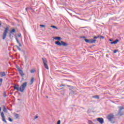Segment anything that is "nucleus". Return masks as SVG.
<instances>
[{
  "instance_id": "1",
  "label": "nucleus",
  "mask_w": 124,
  "mask_h": 124,
  "mask_svg": "<svg viewBox=\"0 0 124 124\" xmlns=\"http://www.w3.org/2000/svg\"><path fill=\"white\" fill-rule=\"evenodd\" d=\"M27 85H28L27 82L23 83L20 86L18 84H15L14 89L18 92L23 93L24 91H25V89L27 87Z\"/></svg>"
},
{
  "instance_id": "2",
  "label": "nucleus",
  "mask_w": 124,
  "mask_h": 124,
  "mask_svg": "<svg viewBox=\"0 0 124 124\" xmlns=\"http://www.w3.org/2000/svg\"><path fill=\"white\" fill-rule=\"evenodd\" d=\"M107 118L108 122H110L111 124H115V122H116V118H115V116H114L113 114L111 113L108 114Z\"/></svg>"
},
{
  "instance_id": "3",
  "label": "nucleus",
  "mask_w": 124,
  "mask_h": 124,
  "mask_svg": "<svg viewBox=\"0 0 124 124\" xmlns=\"http://www.w3.org/2000/svg\"><path fill=\"white\" fill-rule=\"evenodd\" d=\"M8 33V28H5V30L3 33L2 35V39L4 40L6 38V36H7V33Z\"/></svg>"
},
{
  "instance_id": "4",
  "label": "nucleus",
  "mask_w": 124,
  "mask_h": 124,
  "mask_svg": "<svg viewBox=\"0 0 124 124\" xmlns=\"http://www.w3.org/2000/svg\"><path fill=\"white\" fill-rule=\"evenodd\" d=\"M42 61L45 68H46V69H49V67L48 66V64H47V59H46V58H42Z\"/></svg>"
},
{
  "instance_id": "5",
  "label": "nucleus",
  "mask_w": 124,
  "mask_h": 124,
  "mask_svg": "<svg viewBox=\"0 0 124 124\" xmlns=\"http://www.w3.org/2000/svg\"><path fill=\"white\" fill-rule=\"evenodd\" d=\"M84 41L86 43H90V44H92V43H95L96 42V40L95 39H85Z\"/></svg>"
},
{
  "instance_id": "6",
  "label": "nucleus",
  "mask_w": 124,
  "mask_h": 124,
  "mask_svg": "<svg viewBox=\"0 0 124 124\" xmlns=\"http://www.w3.org/2000/svg\"><path fill=\"white\" fill-rule=\"evenodd\" d=\"M1 117L2 118V122H4V123H5V124H7V122L6 120H5V117L4 116V113L3 112H1Z\"/></svg>"
},
{
  "instance_id": "7",
  "label": "nucleus",
  "mask_w": 124,
  "mask_h": 124,
  "mask_svg": "<svg viewBox=\"0 0 124 124\" xmlns=\"http://www.w3.org/2000/svg\"><path fill=\"white\" fill-rule=\"evenodd\" d=\"M109 41H110V44H117L120 41L119 39H116L115 41H113V40L112 39H109ZM113 41V42H112Z\"/></svg>"
},
{
  "instance_id": "8",
  "label": "nucleus",
  "mask_w": 124,
  "mask_h": 124,
  "mask_svg": "<svg viewBox=\"0 0 124 124\" xmlns=\"http://www.w3.org/2000/svg\"><path fill=\"white\" fill-rule=\"evenodd\" d=\"M97 121L100 123V124H103L104 123V120L102 118H98Z\"/></svg>"
},
{
  "instance_id": "9",
  "label": "nucleus",
  "mask_w": 124,
  "mask_h": 124,
  "mask_svg": "<svg viewBox=\"0 0 124 124\" xmlns=\"http://www.w3.org/2000/svg\"><path fill=\"white\" fill-rule=\"evenodd\" d=\"M123 109H124L123 107H120V109L118 112V115H119V116H123V115H124V113L122 112V110H123Z\"/></svg>"
},
{
  "instance_id": "10",
  "label": "nucleus",
  "mask_w": 124,
  "mask_h": 124,
  "mask_svg": "<svg viewBox=\"0 0 124 124\" xmlns=\"http://www.w3.org/2000/svg\"><path fill=\"white\" fill-rule=\"evenodd\" d=\"M61 45H62V46H64V47H65L66 46H68V44L62 41H61Z\"/></svg>"
},
{
  "instance_id": "11",
  "label": "nucleus",
  "mask_w": 124,
  "mask_h": 124,
  "mask_svg": "<svg viewBox=\"0 0 124 124\" xmlns=\"http://www.w3.org/2000/svg\"><path fill=\"white\" fill-rule=\"evenodd\" d=\"M18 72L20 76H21V77H23V76L25 75V74H24V72L23 71V70H20Z\"/></svg>"
},
{
  "instance_id": "12",
  "label": "nucleus",
  "mask_w": 124,
  "mask_h": 124,
  "mask_svg": "<svg viewBox=\"0 0 124 124\" xmlns=\"http://www.w3.org/2000/svg\"><path fill=\"white\" fill-rule=\"evenodd\" d=\"M6 74H5V72H0V76L1 77H4V76H6Z\"/></svg>"
},
{
  "instance_id": "13",
  "label": "nucleus",
  "mask_w": 124,
  "mask_h": 124,
  "mask_svg": "<svg viewBox=\"0 0 124 124\" xmlns=\"http://www.w3.org/2000/svg\"><path fill=\"white\" fill-rule=\"evenodd\" d=\"M16 40L17 44H18L19 47H22V44L20 43V41H19V40H18V38H17V37L16 38Z\"/></svg>"
},
{
  "instance_id": "14",
  "label": "nucleus",
  "mask_w": 124,
  "mask_h": 124,
  "mask_svg": "<svg viewBox=\"0 0 124 124\" xmlns=\"http://www.w3.org/2000/svg\"><path fill=\"white\" fill-rule=\"evenodd\" d=\"M56 45H58V46H62V43L60 42V41L55 42Z\"/></svg>"
},
{
  "instance_id": "15",
  "label": "nucleus",
  "mask_w": 124,
  "mask_h": 124,
  "mask_svg": "<svg viewBox=\"0 0 124 124\" xmlns=\"http://www.w3.org/2000/svg\"><path fill=\"white\" fill-rule=\"evenodd\" d=\"M93 98H96V99H99V96L98 95H96L93 96Z\"/></svg>"
},
{
  "instance_id": "16",
  "label": "nucleus",
  "mask_w": 124,
  "mask_h": 124,
  "mask_svg": "<svg viewBox=\"0 0 124 124\" xmlns=\"http://www.w3.org/2000/svg\"><path fill=\"white\" fill-rule=\"evenodd\" d=\"M3 112H5V113H7V109H6V108H5V106H4L3 107Z\"/></svg>"
},
{
  "instance_id": "17",
  "label": "nucleus",
  "mask_w": 124,
  "mask_h": 124,
  "mask_svg": "<svg viewBox=\"0 0 124 124\" xmlns=\"http://www.w3.org/2000/svg\"><path fill=\"white\" fill-rule=\"evenodd\" d=\"M34 82V78H32L31 80V85H32V84H33Z\"/></svg>"
},
{
  "instance_id": "18",
  "label": "nucleus",
  "mask_w": 124,
  "mask_h": 124,
  "mask_svg": "<svg viewBox=\"0 0 124 124\" xmlns=\"http://www.w3.org/2000/svg\"><path fill=\"white\" fill-rule=\"evenodd\" d=\"M16 32V30L14 29H12L10 31V33H13L14 32Z\"/></svg>"
},
{
  "instance_id": "19",
  "label": "nucleus",
  "mask_w": 124,
  "mask_h": 124,
  "mask_svg": "<svg viewBox=\"0 0 124 124\" xmlns=\"http://www.w3.org/2000/svg\"><path fill=\"white\" fill-rule=\"evenodd\" d=\"M54 39H55L56 40H61V39H62V38L60 37H56L54 38Z\"/></svg>"
},
{
  "instance_id": "20",
  "label": "nucleus",
  "mask_w": 124,
  "mask_h": 124,
  "mask_svg": "<svg viewBox=\"0 0 124 124\" xmlns=\"http://www.w3.org/2000/svg\"><path fill=\"white\" fill-rule=\"evenodd\" d=\"M16 48H17V50H18V51H21V48H20V47H19V46L16 45Z\"/></svg>"
},
{
  "instance_id": "21",
  "label": "nucleus",
  "mask_w": 124,
  "mask_h": 124,
  "mask_svg": "<svg viewBox=\"0 0 124 124\" xmlns=\"http://www.w3.org/2000/svg\"><path fill=\"white\" fill-rule=\"evenodd\" d=\"M15 117L16 118V119H19V114H16L15 115Z\"/></svg>"
},
{
  "instance_id": "22",
  "label": "nucleus",
  "mask_w": 124,
  "mask_h": 124,
  "mask_svg": "<svg viewBox=\"0 0 124 124\" xmlns=\"http://www.w3.org/2000/svg\"><path fill=\"white\" fill-rule=\"evenodd\" d=\"M51 28H53V29H56V30H58L57 27L55 26H51Z\"/></svg>"
},
{
  "instance_id": "23",
  "label": "nucleus",
  "mask_w": 124,
  "mask_h": 124,
  "mask_svg": "<svg viewBox=\"0 0 124 124\" xmlns=\"http://www.w3.org/2000/svg\"><path fill=\"white\" fill-rule=\"evenodd\" d=\"M29 9H31V8H30V7H27V8H26V11H27V12H28V10Z\"/></svg>"
},
{
  "instance_id": "24",
  "label": "nucleus",
  "mask_w": 124,
  "mask_h": 124,
  "mask_svg": "<svg viewBox=\"0 0 124 124\" xmlns=\"http://www.w3.org/2000/svg\"><path fill=\"white\" fill-rule=\"evenodd\" d=\"M3 95L4 97H6V93L5 92H4L3 93Z\"/></svg>"
},
{
  "instance_id": "25",
  "label": "nucleus",
  "mask_w": 124,
  "mask_h": 124,
  "mask_svg": "<svg viewBox=\"0 0 124 124\" xmlns=\"http://www.w3.org/2000/svg\"><path fill=\"white\" fill-rule=\"evenodd\" d=\"M35 72V71L34 70H31V73H34Z\"/></svg>"
},
{
  "instance_id": "26",
  "label": "nucleus",
  "mask_w": 124,
  "mask_h": 124,
  "mask_svg": "<svg viewBox=\"0 0 124 124\" xmlns=\"http://www.w3.org/2000/svg\"><path fill=\"white\" fill-rule=\"evenodd\" d=\"M2 81H3V79L2 78H0V84H2Z\"/></svg>"
},
{
  "instance_id": "27",
  "label": "nucleus",
  "mask_w": 124,
  "mask_h": 124,
  "mask_svg": "<svg viewBox=\"0 0 124 124\" xmlns=\"http://www.w3.org/2000/svg\"><path fill=\"white\" fill-rule=\"evenodd\" d=\"M40 27H42V28H45V25H40Z\"/></svg>"
},
{
  "instance_id": "28",
  "label": "nucleus",
  "mask_w": 124,
  "mask_h": 124,
  "mask_svg": "<svg viewBox=\"0 0 124 124\" xmlns=\"http://www.w3.org/2000/svg\"><path fill=\"white\" fill-rule=\"evenodd\" d=\"M16 68H17L18 71H20V70H21V69H20V67H16Z\"/></svg>"
},
{
  "instance_id": "29",
  "label": "nucleus",
  "mask_w": 124,
  "mask_h": 124,
  "mask_svg": "<svg viewBox=\"0 0 124 124\" xmlns=\"http://www.w3.org/2000/svg\"><path fill=\"white\" fill-rule=\"evenodd\" d=\"M117 52H118V50H115L113 51V53L114 54H116V53H117Z\"/></svg>"
},
{
  "instance_id": "30",
  "label": "nucleus",
  "mask_w": 124,
  "mask_h": 124,
  "mask_svg": "<svg viewBox=\"0 0 124 124\" xmlns=\"http://www.w3.org/2000/svg\"><path fill=\"white\" fill-rule=\"evenodd\" d=\"M9 122H13V120H12V119L10 118H9Z\"/></svg>"
},
{
  "instance_id": "31",
  "label": "nucleus",
  "mask_w": 124,
  "mask_h": 124,
  "mask_svg": "<svg viewBox=\"0 0 124 124\" xmlns=\"http://www.w3.org/2000/svg\"><path fill=\"white\" fill-rule=\"evenodd\" d=\"M71 93H72V94H73L75 93V92L72 91L71 92Z\"/></svg>"
},
{
  "instance_id": "32",
  "label": "nucleus",
  "mask_w": 124,
  "mask_h": 124,
  "mask_svg": "<svg viewBox=\"0 0 124 124\" xmlns=\"http://www.w3.org/2000/svg\"><path fill=\"white\" fill-rule=\"evenodd\" d=\"M100 38H102V39H104V37L103 36H100Z\"/></svg>"
},
{
  "instance_id": "33",
  "label": "nucleus",
  "mask_w": 124,
  "mask_h": 124,
  "mask_svg": "<svg viewBox=\"0 0 124 124\" xmlns=\"http://www.w3.org/2000/svg\"><path fill=\"white\" fill-rule=\"evenodd\" d=\"M57 124H61V120H59L57 122Z\"/></svg>"
},
{
  "instance_id": "34",
  "label": "nucleus",
  "mask_w": 124,
  "mask_h": 124,
  "mask_svg": "<svg viewBox=\"0 0 124 124\" xmlns=\"http://www.w3.org/2000/svg\"><path fill=\"white\" fill-rule=\"evenodd\" d=\"M65 87V85H64V84H62V85H60V87Z\"/></svg>"
},
{
  "instance_id": "35",
  "label": "nucleus",
  "mask_w": 124,
  "mask_h": 124,
  "mask_svg": "<svg viewBox=\"0 0 124 124\" xmlns=\"http://www.w3.org/2000/svg\"><path fill=\"white\" fill-rule=\"evenodd\" d=\"M18 37H21V36H22V35L21 34H18Z\"/></svg>"
},
{
  "instance_id": "36",
  "label": "nucleus",
  "mask_w": 124,
  "mask_h": 124,
  "mask_svg": "<svg viewBox=\"0 0 124 124\" xmlns=\"http://www.w3.org/2000/svg\"><path fill=\"white\" fill-rule=\"evenodd\" d=\"M98 37H97V36H94L93 38H94V39H96V38H98Z\"/></svg>"
},
{
  "instance_id": "37",
  "label": "nucleus",
  "mask_w": 124,
  "mask_h": 124,
  "mask_svg": "<svg viewBox=\"0 0 124 124\" xmlns=\"http://www.w3.org/2000/svg\"><path fill=\"white\" fill-rule=\"evenodd\" d=\"M80 38H86L85 36H80Z\"/></svg>"
},
{
  "instance_id": "38",
  "label": "nucleus",
  "mask_w": 124,
  "mask_h": 124,
  "mask_svg": "<svg viewBox=\"0 0 124 124\" xmlns=\"http://www.w3.org/2000/svg\"><path fill=\"white\" fill-rule=\"evenodd\" d=\"M37 118H38V116H35V118H34V119L35 120V119H37Z\"/></svg>"
},
{
  "instance_id": "39",
  "label": "nucleus",
  "mask_w": 124,
  "mask_h": 124,
  "mask_svg": "<svg viewBox=\"0 0 124 124\" xmlns=\"http://www.w3.org/2000/svg\"><path fill=\"white\" fill-rule=\"evenodd\" d=\"M12 33H10H10H9V37H11V35H12Z\"/></svg>"
},
{
  "instance_id": "40",
  "label": "nucleus",
  "mask_w": 124,
  "mask_h": 124,
  "mask_svg": "<svg viewBox=\"0 0 124 124\" xmlns=\"http://www.w3.org/2000/svg\"><path fill=\"white\" fill-rule=\"evenodd\" d=\"M71 89H72V90H74V87L73 86H71Z\"/></svg>"
},
{
  "instance_id": "41",
  "label": "nucleus",
  "mask_w": 124,
  "mask_h": 124,
  "mask_svg": "<svg viewBox=\"0 0 124 124\" xmlns=\"http://www.w3.org/2000/svg\"><path fill=\"white\" fill-rule=\"evenodd\" d=\"M1 112V108L0 107V113Z\"/></svg>"
},
{
  "instance_id": "42",
  "label": "nucleus",
  "mask_w": 124,
  "mask_h": 124,
  "mask_svg": "<svg viewBox=\"0 0 124 124\" xmlns=\"http://www.w3.org/2000/svg\"><path fill=\"white\" fill-rule=\"evenodd\" d=\"M67 86L69 88H70V87H71L70 85H67Z\"/></svg>"
},
{
  "instance_id": "43",
  "label": "nucleus",
  "mask_w": 124,
  "mask_h": 124,
  "mask_svg": "<svg viewBox=\"0 0 124 124\" xmlns=\"http://www.w3.org/2000/svg\"><path fill=\"white\" fill-rule=\"evenodd\" d=\"M46 98H48V96H46Z\"/></svg>"
},
{
  "instance_id": "44",
  "label": "nucleus",
  "mask_w": 124,
  "mask_h": 124,
  "mask_svg": "<svg viewBox=\"0 0 124 124\" xmlns=\"http://www.w3.org/2000/svg\"><path fill=\"white\" fill-rule=\"evenodd\" d=\"M0 86H1V83H0Z\"/></svg>"
},
{
  "instance_id": "45",
  "label": "nucleus",
  "mask_w": 124,
  "mask_h": 124,
  "mask_svg": "<svg viewBox=\"0 0 124 124\" xmlns=\"http://www.w3.org/2000/svg\"><path fill=\"white\" fill-rule=\"evenodd\" d=\"M1 25V23H0V26Z\"/></svg>"
},
{
  "instance_id": "46",
  "label": "nucleus",
  "mask_w": 124,
  "mask_h": 124,
  "mask_svg": "<svg viewBox=\"0 0 124 124\" xmlns=\"http://www.w3.org/2000/svg\"><path fill=\"white\" fill-rule=\"evenodd\" d=\"M10 110V111H11V109H9Z\"/></svg>"
},
{
  "instance_id": "47",
  "label": "nucleus",
  "mask_w": 124,
  "mask_h": 124,
  "mask_svg": "<svg viewBox=\"0 0 124 124\" xmlns=\"http://www.w3.org/2000/svg\"><path fill=\"white\" fill-rule=\"evenodd\" d=\"M62 89H63V88H62Z\"/></svg>"
}]
</instances>
